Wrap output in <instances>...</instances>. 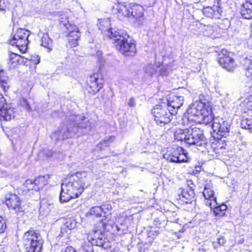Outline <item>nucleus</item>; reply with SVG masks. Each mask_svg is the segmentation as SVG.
<instances>
[{"label":"nucleus","instance_id":"39","mask_svg":"<svg viewBox=\"0 0 252 252\" xmlns=\"http://www.w3.org/2000/svg\"><path fill=\"white\" fill-rule=\"evenodd\" d=\"M157 70L155 67V65L152 64H149L146 65L145 67V72L148 75L150 76H152L156 72H157Z\"/></svg>","mask_w":252,"mask_h":252},{"label":"nucleus","instance_id":"49","mask_svg":"<svg viewBox=\"0 0 252 252\" xmlns=\"http://www.w3.org/2000/svg\"><path fill=\"white\" fill-rule=\"evenodd\" d=\"M109 140L108 141L104 140V141L101 142L99 143V145H101V146H108L109 145Z\"/></svg>","mask_w":252,"mask_h":252},{"label":"nucleus","instance_id":"28","mask_svg":"<svg viewBox=\"0 0 252 252\" xmlns=\"http://www.w3.org/2000/svg\"><path fill=\"white\" fill-rule=\"evenodd\" d=\"M212 116L211 115L210 113L207 110V113H204L200 118L199 119H193L192 120L196 121L198 123L207 125L214 122V119Z\"/></svg>","mask_w":252,"mask_h":252},{"label":"nucleus","instance_id":"7","mask_svg":"<svg viewBox=\"0 0 252 252\" xmlns=\"http://www.w3.org/2000/svg\"><path fill=\"white\" fill-rule=\"evenodd\" d=\"M163 157L167 160L172 162H187L189 160L188 153L180 147L168 148Z\"/></svg>","mask_w":252,"mask_h":252},{"label":"nucleus","instance_id":"22","mask_svg":"<svg viewBox=\"0 0 252 252\" xmlns=\"http://www.w3.org/2000/svg\"><path fill=\"white\" fill-rule=\"evenodd\" d=\"M241 14L245 19L252 18V0L246 1L242 4Z\"/></svg>","mask_w":252,"mask_h":252},{"label":"nucleus","instance_id":"21","mask_svg":"<svg viewBox=\"0 0 252 252\" xmlns=\"http://www.w3.org/2000/svg\"><path fill=\"white\" fill-rule=\"evenodd\" d=\"M27 59L18 55L17 53L9 52L8 64L11 68H15L18 64L27 63Z\"/></svg>","mask_w":252,"mask_h":252},{"label":"nucleus","instance_id":"17","mask_svg":"<svg viewBox=\"0 0 252 252\" xmlns=\"http://www.w3.org/2000/svg\"><path fill=\"white\" fill-rule=\"evenodd\" d=\"M113 11L117 14L118 17L122 19L124 17H130V6L125 3H118L113 7Z\"/></svg>","mask_w":252,"mask_h":252},{"label":"nucleus","instance_id":"12","mask_svg":"<svg viewBox=\"0 0 252 252\" xmlns=\"http://www.w3.org/2000/svg\"><path fill=\"white\" fill-rule=\"evenodd\" d=\"M220 1V0H215L213 6L204 7L203 9L204 15L210 18L220 19L222 12Z\"/></svg>","mask_w":252,"mask_h":252},{"label":"nucleus","instance_id":"43","mask_svg":"<svg viewBox=\"0 0 252 252\" xmlns=\"http://www.w3.org/2000/svg\"><path fill=\"white\" fill-rule=\"evenodd\" d=\"M65 226L68 227L69 229L71 230L75 227L76 223L75 222H72L70 220H68L65 223Z\"/></svg>","mask_w":252,"mask_h":252},{"label":"nucleus","instance_id":"53","mask_svg":"<svg viewBox=\"0 0 252 252\" xmlns=\"http://www.w3.org/2000/svg\"><path fill=\"white\" fill-rule=\"evenodd\" d=\"M39 63V60H38V62H37V63Z\"/></svg>","mask_w":252,"mask_h":252},{"label":"nucleus","instance_id":"38","mask_svg":"<svg viewBox=\"0 0 252 252\" xmlns=\"http://www.w3.org/2000/svg\"><path fill=\"white\" fill-rule=\"evenodd\" d=\"M24 186L25 187V190L27 189V190L29 191L30 190H34L36 191V185L35 184H34V180H32L31 179H28L27 180L24 184Z\"/></svg>","mask_w":252,"mask_h":252},{"label":"nucleus","instance_id":"31","mask_svg":"<svg viewBox=\"0 0 252 252\" xmlns=\"http://www.w3.org/2000/svg\"><path fill=\"white\" fill-rule=\"evenodd\" d=\"M200 28L205 36L215 37L213 35L216 30V27L211 25H201Z\"/></svg>","mask_w":252,"mask_h":252},{"label":"nucleus","instance_id":"35","mask_svg":"<svg viewBox=\"0 0 252 252\" xmlns=\"http://www.w3.org/2000/svg\"><path fill=\"white\" fill-rule=\"evenodd\" d=\"M241 125L243 128L252 129V115L243 119Z\"/></svg>","mask_w":252,"mask_h":252},{"label":"nucleus","instance_id":"15","mask_svg":"<svg viewBox=\"0 0 252 252\" xmlns=\"http://www.w3.org/2000/svg\"><path fill=\"white\" fill-rule=\"evenodd\" d=\"M5 203L9 209L15 212H20L21 210L20 199L15 194L8 195L6 198Z\"/></svg>","mask_w":252,"mask_h":252},{"label":"nucleus","instance_id":"16","mask_svg":"<svg viewBox=\"0 0 252 252\" xmlns=\"http://www.w3.org/2000/svg\"><path fill=\"white\" fill-rule=\"evenodd\" d=\"M167 104L166 107L168 109L173 110L179 109L183 104L184 97L182 96H176L172 94L170 95L167 99Z\"/></svg>","mask_w":252,"mask_h":252},{"label":"nucleus","instance_id":"13","mask_svg":"<svg viewBox=\"0 0 252 252\" xmlns=\"http://www.w3.org/2000/svg\"><path fill=\"white\" fill-rule=\"evenodd\" d=\"M83 119L80 116H72L69 118L67 123L69 125L71 124V128H73L74 126H76L78 128V131L76 134L78 133L80 130H82V133H87L88 130H90V124L89 122L85 123L83 122Z\"/></svg>","mask_w":252,"mask_h":252},{"label":"nucleus","instance_id":"20","mask_svg":"<svg viewBox=\"0 0 252 252\" xmlns=\"http://www.w3.org/2000/svg\"><path fill=\"white\" fill-rule=\"evenodd\" d=\"M69 39L68 41L72 47H76L78 45V41L81 37L80 30L76 26L74 25L70 29H68Z\"/></svg>","mask_w":252,"mask_h":252},{"label":"nucleus","instance_id":"2","mask_svg":"<svg viewBox=\"0 0 252 252\" xmlns=\"http://www.w3.org/2000/svg\"><path fill=\"white\" fill-rule=\"evenodd\" d=\"M175 139L184 141L189 145H195L198 150L206 148L207 140L204 136L203 131L199 128L193 127L185 129H178L174 132Z\"/></svg>","mask_w":252,"mask_h":252},{"label":"nucleus","instance_id":"50","mask_svg":"<svg viewBox=\"0 0 252 252\" xmlns=\"http://www.w3.org/2000/svg\"><path fill=\"white\" fill-rule=\"evenodd\" d=\"M102 23H104L105 24H106L107 25H109V21L108 20V19H104L102 20Z\"/></svg>","mask_w":252,"mask_h":252},{"label":"nucleus","instance_id":"51","mask_svg":"<svg viewBox=\"0 0 252 252\" xmlns=\"http://www.w3.org/2000/svg\"><path fill=\"white\" fill-rule=\"evenodd\" d=\"M220 148L221 149V148H225L223 147V146H221V147H220Z\"/></svg>","mask_w":252,"mask_h":252},{"label":"nucleus","instance_id":"5","mask_svg":"<svg viewBox=\"0 0 252 252\" xmlns=\"http://www.w3.org/2000/svg\"><path fill=\"white\" fill-rule=\"evenodd\" d=\"M25 245L29 246L26 248V252H41L43 240L40 235L34 230H29L24 235Z\"/></svg>","mask_w":252,"mask_h":252},{"label":"nucleus","instance_id":"37","mask_svg":"<svg viewBox=\"0 0 252 252\" xmlns=\"http://www.w3.org/2000/svg\"><path fill=\"white\" fill-rule=\"evenodd\" d=\"M89 213L92 216H94L96 217H100L102 216V210L100 206H94L91 208Z\"/></svg>","mask_w":252,"mask_h":252},{"label":"nucleus","instance_id":"14","mask_svg":"<svg viewBox=\"0 0 252 252\" xmlns=\"http://www.w3.org/2000/svg\"><path fill=\"white\" fill-rule=\"evenodd\" d=\"M188 113L190 116L194 117V119H199L204 113H207V109L201 102H197L191 105L188 110Z\"/></svg>","mask_w":252,"mask_h":252},{"label":"nucleus","instance_id":"9","mask_svg":"<svg viewBox=\"0 0 252 252\" xmlns=\"http://www.w3.org/2000/svg\"><path fill=\"white\" fill-rule=\"evenodd\" d=\"M78 130V128L76 126L71 128V124L69 125L67 123L66 126L63 127L61 129L54 132L52 135V138L55 140H63L75 135Z\"/></svg>","mask_w":252,"mask_h":252},{"label":"nucleus","instance_id":"41","mask_svg":"<svg viewBox=\"0 0 252 252\" xmlns=\"http://www.w3.org/2000/svg\"><path fill=\"white\" fill-rule=\"evenodd\" d=\"M102 210V213L106 214L112 210V206L110 204H105L100 206Z\"/></svg>","mask_w":252,"mask_h":252},{"label":"nucleus","instance_id":"40","mask_svg":"<svg viewBox=\"0 0 252 252\" xmlns=\"http://www.w3.org/2000/svg\"><path fill=\"white\" fill-rule=\"evenodd\" d=\"M6 228L5 220L3 218L0 216V233H3Z\"/></svg>","mask_w":252,"mask_h":252},{"label":"nucleus","instance_id":"54","mask_svg":"<svg viewBox=\"0 0 252 252\" xmlns=\"http://www.w3.org/2000/svg\"><path fill=\"white\" fill-rule=\"evenodd\" d=\"M97 232H95V234H97Z\"/></svg>","mask_w":252,"mask_h":252},{"label":"nucleus","instance_id":"42","mask_svg":"<svg viewBox=\"0 0 252 252\" xmlns=\"http://www.w3.org/2000/svg\"><path fill=\"white\" fill-rule=\"evenodd\" d=\"M21 105L24 107L27 111H31L32 108L28 103V102L25 99H23L21 101Z\"/></svg>","mask_w":252,"mask_h":252},{"label":"nucleus","instance_id":"1","mask_svg":"<svg viewBox=\"0 0 252 252\" xmlns=\"http://www.w3.org/2000/svg\"><path fill=\"white\" fill-rule=\"evenodd\" d=\"M90 185V179L86 172H78L69 176L62 185L60 201L65 202L77 197Z\"/></svg>","mask_w":252,"mask_h":252},{"label":"nucleus","instance_id":"32","mask_svg":"<svg viewBox=\"0 0 252 252\" xmlns=\"http://www.w3.org/2000/svg\"><path fill=\"white\" fill-rule=\"evenodd\" d=\"M41 45L46 48L48 51L52 50L53 43L47 34H44L41 38Z\"/></svg>","mask_w":252,"mask_h":252},{"label":"nucleus","instance_id":"25","mask_svg":"<svg viewBox=\"0 0 252 252\" xmlns=\"http://www.w3.org/2000/svg\"><path fill=\"white\" fill-rule=\"evenodd\" d=\"M53 204L49 202L47 199H43L40 202V207L39 209V214L42 216H46L50 212Z\"/></svg>","mask_w":252,"mask_h":252},{"label":"nucleus","instance_id":"46","mask_svg":"<svg viewBox=\"0 0 252 252\" xmlns=\"http://www.w3.org/2000/svg\"><path fill=\"white\" fill-rule=\"evenodd\" d=\"M62 252H76V251L72 247H67Z\"/></svg>","mask_w":252,"mask_h":252},{"label":"nucleus","instance_id":"6","mask_svg":"<svg viewBox=\"0 0 252 252\" xmlns=\"http://www.w3.org/2000/svg\"><path fill=\"white\" fill-rule=\"evenodd\" d=\"M152 113L154 120L158 125L164 126L168 124L172 119L176 111L168 109L166 105L156 106L152 109Z\"/></svg>","mask_w":252,"mask_h":252},{"label":"nucleus","instance_id":"34","mask_svg":"<svg viewBox=\"0 0 252 252\" xmlns=\"http://www.w3.org/2000/svg\"><path fill=\"white\" fill-rule=\"evenodd\" d=\"M240 106L246 109L252 110V95L246 97L241 102Z\"/></svg>","mask_w":252,"mask_h":252},{"label":"nucleus","instance_id":"33","mask_svg":"<svg viewBox=\"0 0 252 252\" xmlns=\"http://www.w3.org/2000/svg\"><path fill=\"white\" fill-rule=\"evenodd\" d=\"M69 17L67 15H61L59 19V22L61 26H63L68 30L70 29L74 25L69 23L68 20Z\"/></svg>","mask_w":252,"mask_h":252},{"label":"nucleus","instance_id":"24","mask_svg":"<svg viewBox=\"0 0 252 252\" xmlns=\"http://www.w3.org/2000/svg\"><path fill=\"white\" fill-rule=\"evenodd\" d=\"M212 202H209L207 201L206 204L208 205L211 209L213 208L214 213L216 216L223 217L225 214V211L227 209V206L224 204H222L220 205L215 206H213Z\"/></svg>","mask_w":252,"mask_h":252},{"label":"nucleus","instance_id":"11","mask_svg":"<svg viewBox=\"0 0 252 252\" xmlns=\"http://www.w3.org/2000/svg\"><path fill=\"white\" fill-rule=\"evenodd\" d=\"M103 87L102 80L98 74H94L88 78L86 90L93 95L97 93Z\"/></svg>","mask_w":252,"mask_h":252},{"label":"nucleus","instance_id":"47","mask_svg":"<svg viewBox=\"0 0 252 252\" xmlns=\"http://www.w3.org/2000/svg\"><path fill=\"white\" fill-rule=\"evenodd\" d=\"M154 224L158 227H160L161 221L158 219H156L154 221Z\"/></svg>","mask_w":252,"mask_h":252},{"label":"nucleus","instance_id":"18","mask_svg":"<svg viewBox=\"0 0 252 252\" xmlns=\"http://www.w3.org/2000/svg\"><path fill=\"white\" fill-rule=\"evenodd\" d=\"M15 112L10 104H7L3 108H0V120L10 121L15 117Z\"/></svg>","mask_w":252,"mask_h":252},{"label":"nucleus","instance_id":"30","mask_svg":"<svg viewBox=\"0 0 252 252\" xmlns=\"http://www.w3.org/2000/svg\"><path fill=\"white\" fill-rule=\"evenodd\" d=\"M203 193L205 198L207 199L209 202H212L211 201H213L217 204L216 197L214 196V192L211 189L205 186Z\"/></svg>","mask_w":252,"mask_h":252},{"label":"nucleus","instance_id":"44","mask_svg":"<svg viewBox=\"0 0 252 252\" xmlns=\"http://www.w3.org/2000/svg\"><path fill=\"white\" fill-rule=\"evenodd\" d=\"M5 8V0H0V11H4Z\"/></svg>","mask_w":252,"mask_h":252},{"label":"nucleus","instance_id":"48","mask_svg":"<svg viewBox=\"0 0 252 252\" xmlns=\"http://www.w3.org/2000/svg\"><path fill=\"white\" fill-rule=\"evenodd\" d=\"M218 243L220 245H223L225 243V240L223 237H219L218 239Z\"/></svg>","mask_w":252,"mask_h":252},{"label":"nucleus","instance_id":"19","mask_svg":"<svg viewBox=\"0 0 252 252\" xmlns=\"http://www.w3.org/2000/svg\"><path fill=\"white\" fill-rule=\"evenodd\" d=\"M178 199H181L183 202L188 203L191 202L194 197V190L192 187L190 186L189 189L183 190L180 189L178 190Z\"/></svg>","mask_w":252,"mask_h":252},{"label":"nucleus","instance_id":"4","mask_svg":"<svg viewBox=\"0 0 252 252\" xmlns=\"http://www.w3.org/2000/svg\"><path fill=\"white\" fill-rule=\"evenodd\" d=\"M30 34L31 32L25 29L13 31L12 37L9 40V44L16 46L21 53H25L28 48V37Z\"/></svg>","mask_w":252,"mask_h":252},{"label":"nucleus","instance_id":"45","mask_svg":"<svg viewBox=\"0 0 252 252\" xmlns=\"http://www.w3.org/2000/svg\"><path fill=\"white\" fill-rule=\"evenodd\" d=\"M128 105L129 107H133L135 106V101L133 98H130L128 102Z\"/></svg>","mask_w":252,"mask_h":252},{"label":"nucleus","instance_id":"27","mask_svg":"<svg viewBox=\"0 0 252 252\" xmlns=\"http://www.w3.org/2000/svg\"><path fill=\"white\" fill-rule=\"evenodd\" d=\"M243 64L246 70V76L252 79V56L246 57L244 59Z\"/></svg>","mask_w":252,"mask_h":252},{"label":"nucleus","instance_id":"23","mask_svg":"<svg viewBox=\"0 0 252 252\" xmlns=\"http://www.w3.org/2000/svg\"><path fill=\"white\" fill-rule=\"evenodd\" d=\"M143 14L144 9L140 5L133 4L130 6V16L138 19L142 17Z\"/></svg>","mask_w":252,"mask_h":252},{"label":"nucleus","instance_id":"36","mask_svg":"<svg viewBox=\"0 0 252 252\" xmlns=\"http://www.w3.org/2000/svg\"><path fill=\"white\" fill-rule=\"evenodd\" d=\"M172 70V65L170 64L159 66V74L162 76H166Z\"/></svg>","mask_w":252,"mask_h":252},{"label":"nucleus","instance_id":"10","mask_svg":"<svg viewBox=\"0 0 252 252\" xmlns=\"http://www.w3.org/2000/svg\"><path fill=\"white\" fill-rule=\"evenodd\" d=\"M229 55L230 53L226 50H222L219 55L218 62L223 68L230 72H233L236 68V65Z\"/></svg>","mask_w":252,"mask_h":252},{"label":"nucleus","instance_id":"52","mask_svg":"<svg viewBox=\"0 0 252 252\" xmlns=\"http://www.w3.org/2000/svg\"><path fill=\"white\" fill-rule=\"evenodd\" d=\"M116 227L117 228L118 230H119V228H118V226H116Z\"/></svg>","mask_w":252,"mask_h":252},{"label":"nucleus","instance_id":"8","mask_svg":"<svg viewBox=\"0 0 252 252\" xmlns=\"http://www.w3.org/2000/svg\"><path fill=\"white\" fill-rule=\"evenodd\" d=\"M230 125L229 123L224 120L222 118H216L212 125V127L214 132L218 135L225 137L229 132Z\"/></svg>","mask_w":252,"mask_h":252},{"label":"nucleus","instance_id":"26","mask_svg":"<svg viewBox=\"0 0 252 252\" xmlns=\"http://www.w3.org/2000/svg\"><path fill=\"white\" fill-rule=\"evenodd\" d=\"M50 177L49 175L44 176H39L34 180V184L36 186V191H37L41 189L44 186L48 183V180Z\"/></svg>","mask_w":252,"mask_h":252},{"label":"nucleus","instance_id":"29","mask_svg":"<svg viewBox=\"0 0 252 252\" xmlns=\"http://www.w3.org/2000/svg\"><path fill=\"white\" fill-rule=\"evenodd\" d=\"M91 239L92 240L91 243L92 245H95L104 248V249H106L108 247V245L105 244L106 239L102 234H100L99 236L97 238L95 236L94 238H91Z\"/></svg>","mask_w":252,"mask_h":252},{"label":"nucleus","instance_id":"3","mask_svg":"<svg viewBox=\"0 0 252 252\" xmlns=\"http://www.w3.org/2000/svg\"><path fill=\"white\" fill-rule=\"evenodd\" d=\"M108 36L114 41L116 49L126 56H133L136 54L135 45L129 39L125 32L116 31L111 29L107 31Z\"/></svg>","mask_w":252,"mask_h":252}]
</instances>
